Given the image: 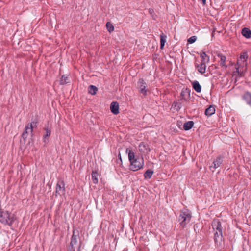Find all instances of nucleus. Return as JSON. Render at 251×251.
<instances>
[{
  "label": "nucleus",
  "mask_w": 251,
  "mask_h": 251,
  "mask_svg": "<svg viewBox=\"0 0 251 251\" xmlns=\"http://www.w3.org/2000/svg\"><path fill=\"white\" fill-rule=\"evenodd\" d=\"M248 58L247 53H242L237 61L238 67H236V72L240 76H242L247 71V60Z\"/></svg>",
  "instance_id": "obj_1"
},
{
  "label": "nucleus",
  "mask_w": 251,
  "mask_h": 251,
  "mask_svg": "<svg viewBox=\"0 0 251 251\" xmlns=\"http://www.w3.org/2000/svg\"><path fill=\"white\" fill-rule=\"evenodd\" d=\"M14 220V215L0 208V222L4 225L11 226Z\"/></svg>",
  "instance_id": "obj_2"
},
{
  "label": "nucleus",
  "mask_w": 251,
  "mask_h": 251,
  "mask_svg": "<svg viewBox=\"0 0 251 251\" xmlns=\"http://www.w3.org/2000/svg\"><path fill=\"white\" fill-rule=\"evenodd\" d=\"M191 218V213L189 210L185 209L181 210L178 218L181 226L184 227L186 224L190 222Z\"/></svg>",
  "instance_id": "obj_3"
},
{
  "label": "nucleus",
  "mask_w": 251,
  "mask_h": 251,
  "mask_svg": "<svg viewBox=\"0 0 251 251\" xmlns=\"http://www.w3.org/2000/svg\"><path fill=\"white\" fill-rule=\"evenodd\" d=\"M129 169L133 171H137L143 166L144 160L142 158L138 157L132 161H130Z\"/></svg>",
  "instance_id": "obj_4"
},
{
  "label": "nucleus",
  "mask_w": 251,
  "mask_h": 251,
  "mask_svg": "<svg viewBox=\"0 0 251 251\" xmlns=\"http://www.w3.org/2000/svg\"><path fill=\"white\" fill-rule=\"evenodd\" d=\"M79 233L78 230L74 229L73 231V235L71 237V241L70 242V246L71 249L70 251H75V248L73 246L78 243V240L79 239Z\"/></svg>",
  "instance_id": "obj_5"
},
{
  "label": "nucleus",
  "mask_w": 251,
  "mask_h": 251,
  "mask_svg": "<svg viewBox=\"0 0 251 251\" xmlns=\"http://www.w3.org/2000/svg\"><path fill=\"white\" fill-rule=\"evenodd\" d=\"M55 192L56 194L59 195L65 194V183L63 180H59L57 182L56 186Z\"/></svg>",
  "instance_id": "obj_6"
},
{
  "label": "nucleus",
  "mask_w": 251,
  "mask_h": 251,
  "mask_svg": "<svg viewBox=\"0 0 251 251\" xmlns=\"http://www.w3.org/2000/svg\"><path fill=\"white\" fill-rule=\"evenodd\" d=\"M224 157L220 155L218 156L213 162V165L210 166V169L214 172V170L220 166L223 161Z\"/></svg>",
  "instance_id": "obj_7"
},
{
  "label": "nucleus",
  "mask_w": 251,
  "mask_h": 251,
  "mask_svg": "<svg viewBox=\"0 0 251 251\" xmlns=\"http://www.w3.org/2000/svg\"><path fill=\"white\" fill-rule=\"evenodd\" d=\"M223 238L222 232L216 231L214 233V242L217 246H220L221 244Z\"/></svg>",
  "instance_id": "obj_8"
},
{
  "label": "nucleus",
  "mask_w": 251,
  "mask_h": 251,
  "mask_svg": "<svg viewBox=\"0 0 251 251\" xmlns=\"http://www.w3.org/2000/svg\"><path fill=\"white\" fill-rule=\"evenodd\" d=\"M138 83L139 85V91L141 93H142L144 96L146 95L147 91L146 90V84L144 81L143 79H140L139 80Z\"/></svg>",
  "instance_id": "obj_9"
},
{
  "label": "nucleus",
  "mask_w": 251,
  "mask_h": 251,
  "mask_svg": "<svg viewBox=\"0 0 251 251\" xmlns=\"http://www.w3.org/2000/svg\"><path fill=\"white\" fill-rule=\"evenodd\" d=\"M212 226L214 230L216 229V231L222 232L221 223L218 220H214L212 222Z\"/></svg>",
  "instance_id": "obj_10"
},
{
  "label": "nucleus",
  "mask_w": 251,
  "mask_h": 251,
  "mask_svg": "<svg viewBox=\"0 0 251 251\" xmlns=\"http://www.w3.org/2000/svg\"><path fill=\"white\" fill-rule=\"evenodd\" d=\"M242 99L248 105L251 106V93L248 91L245 92L242 96Z\"/></svg>",
  "instance_id": "obj_11"
},
{
  "label": "nucleus",
  "mask_w": 251,
  "mask_h": 251,
  "mask_svg": "<svg viewBox=\"0 0 251 251\" xmlns=\"http://www.w3.org/2000/svg\"><path fill=\"white\" fill-rule=\"evenodd\" d=\"M110 110L114 114H117L119 113V104L116 101H113L110 104Z\"/></svg>",
  "instance_id": "obj_12"
},
{
  "label": "nucleus",
  "mask_w": 251,
  "mask_h": 251,
  "mask_svg": "<svg viewBox=\"0 0 251 251\" xmlns=\"http://www.w3.org/2000/svg\"><path fill=\"white\" fill-rule=\"evenodd\" d=\"M33 131V129L31 126L30 127L29 125L28 124L25 127V130L23 132L22 137L25 140L28 136V134L29 132L32 133Z\"/></svg>",
  "instance_id": "obj_13"
},
{
  "label": "nucleus",
  "mask_w": 251,
  "mask_h": 251,
  "mask_svg": "<svg viewBox=\"0 0 251 251\" xmlns=\"http://www.w3.org/2000/svg\"><path fill=\"white\" fill-rule=\"evenodd\" d=\"M206 63L201 62L200 64H195V67L198 68V71L201 74L205 72L206 70Z\"/></svg>",
  "instance_id": "obj_14"
},
{
  "label": "nucleus",
  "mask_w": 251,
  "mask_h": 251,
  "mask_svg": "<svg viewBox=\"0 0 251 251\" xmlns=\"http://www.w3.org/2000/svg\"><path fill=\"white\" fill-rule=\"evenodd\" d=\"M127 152L129 161H132L138 157L135 155V152L133 150H129L128 148H126V153Z\"/></svg>",
  "instance_id": "obj_15"
},
{
  "label": "nucleus",
  "mask_w": 251,
  "mask_h": 251,
  "mask_svg": "<svg viewBox=\"0 0 251 251\" xmlns=\"http://www.w3.org/2000/svg\"><path fill=\"white\" fill-rule=\"evenodd\" d=\"M193 88L198 93L201 91V87L198 81H194L191 82Z\"/></svg>",
  "instance_id": "obj_16"
},
{
  "label": "nucleus",
  "mask_w": 251,
  "mask_h": 251,
  "mask_svg": "<svg viewBox=\"0 0 251 251\" xmlns=\"http://www.w3.org/2000/svg\"><path fill=\"white\" fill-rule=\"evenodd\" d=\"M215 112V108L214 105H210L208 108L206 109L205 114L207 116H210L214 114Z\"/></svg>",
  "instance_id": "obj_17"
},
{
  "label": "nucleus",
  "mask_w": 251,
  "mask_h": 251,
  "mask_svg": "<svg viewBox=\"0 0 251 251\" xmlns=\"http://www.w3.org/2000/svg\"><path fill=\"white\" fill-rule=\"evenodd\" d=\"M241 33L242 35L246 38H250L251 37V31L248 28L244 27L243 28Z\"/></svg>",
  "instance_id": "obj_18"
},
{
  "label": "nucleus",
  "mask_w": 251,
  "mask_h": 251,
  "mask_svg": "<svg viewBox=\"0 0 251 251\" xmlns=\"http://www.w3.org/2000/svg\"><path fill=\"white\" fill-rule=\"evenodd\" d=\"M44 130L45 131V133L43 136V142L45 143H47L48 142L47 138L49 137L50 135L51 130L48 127H45Z\"/></svg>",
  "instance_id": "obj_19"
},
{
  "label": "nucleus",
  "mask_w": 251,
  "mask_h": 251,
  "mask_svg": "<svg viewBox=\"0 0 251 251\" xmlns=\"http://www.w3.org/2000/svg\"><path fill=\"white\" fill-rule=\"evenodd\" d=\"M70 79L68 75H63L62 76L60 80V85H65L67 83H70Z\"/></svg>",
  "instance_id": "obj_20"
},
{
  "label": "nucleus",
  "mask_w": 251,
  "mask_h": 251,
  "mask_svg": "<svg viewBox=\"0 0 251 251\" xmlns=\"http://www.w3.org/2000/svg\"><path fill=\"white\" fill-rule=\"evenodd\" d=\"M194 125V122L192 121L185 122L183 125V128L185 130H189L192 128Z\"/></svg>",
  "instance_id": "obj_21"
},
{
  "label": "nucleus",
  "mask_w": 251,
  "mask_h": 251,
  "mask_svg": "<svg viewBox=\"0 0 251 251\" xmlns=\"http://www.w3.org/2000/svg\"><path fill=\"white\" fill-rule=\"evenodd\" d=\"M217 56L220 59V65L222 66H224L227 67V66L226 65L225 62L226 59V57L223 55L222 54L219 53L217 55Z\"/></svg>",
  "instance_id": "obj_22"
},
{
  "label": "nucleus",
  "mask_w": 251,
  "mask_h": 251,
  "mask_svg": "<svg viewBox=\"0 0 251 251\" xmlns=\"http://www.w3.org/2000/svg\"><path fill=\"white\" fill-rule=\"evenodd\" d=\"M200 56L202 58L201 62L206 63L209 61V57L206 54L205 52H201Z\"/></svg>",
  "instance_id": "obj_23"
},
{
  "label": "nucleus",
  "mask_w": 251,
  "mask_h": 251,
  "mask_svg": "<svg viewBox=\"0 0 251 251\" xmlns=\"http://www.w3.org/2000/svg\"><path fill=\"white\" fill-rule=\"evenodd\" d=\"M98 173L96 171H93L92 173V180L94 184H97L98 182Z\"/></svg>",
  "instance_id": "obj_24"
},
{
  "label": "nucleus",
  "mask_w": 251,
  "mask_h": 251,
  "mask_svg": "<svg viewBox=\"0 0 251 251\" xmlns=\"http://www.w3.org/2000/svg\"><path fill=\"white\" fill-rule=\"evenodd\" d=\"M97 91L98 88L95 86L91 85H90L88 87V92L91 95H95Z\"/></svg>",
  "instance_id": "obj_25"
},
{
  "label": "nucleus",
  "mask_w": 251,
  "mask_h": 251,
  "mask_svg": "<svg viewBox=\"0 0 251 251\" xmlns=\"http://www.w3.org/2000/svg\"><path fill=\"white\" fill-rule=\"evenodd\" d=\"M160 49H162L164 48L165 45V43L166 40V36H165L163 33H162L160 35Z\"/></svg>",
  "instance_id": "obj_26"
},
{
  "label": "nucleus",
  "mask_w": 251,
  "mask_h": 251,
  "mask_svg": "<svg viewBox=\"0 0 251 251\" xmlns=\"http://www.w3.org/2000/svg\"><path fill=\"white\" fill-rule=\"evenodd\" d=\"M153 173V171H151L150 170H148L146 171L144 174V177L145 179H150L151 178L152 174Z\"/></svg>",
  "instance_id": "obj_27"
},
{
  "label": "nucleus",
  "mask_w": 251,
  "mask_h": 251,
  "mask_svg": "<svg viewBox=\"0 0 251 251\" xmlns=\"http://www.w3.org/2000/svg\"><path fill=\"white\" fill-rule=\"evenodd\" d=\"M106 26L107 28V30L111 33L114 30V26L112 25V24L110 22H107L106 24Z\"/></svg>",
  "instance_id": "obj_28"
},
{
  "label": "nucleus",
  "mask_w": 251,
  "mask_h": 251,
  "mask_svg": "<svg viewBox=\"0 0 251 251\" xmlns=\"http://www.w3.org/2000/svg\"><path fill=\"white\" fill-rule=\"evenodd\" d=\"M149 14L151 15L154 20H155L156 15L154 14V11L153 9L150 8L148 10Z\"/></svg>",
  "instance_id": "obj_29"
},
{
  "label": "nucleus",
  "mask_w": 251,
  "mask_h": 251,
  "mask_svg": "<svg viewBox=\"0 0 251 251\" xmlns=\"http://www.w3.org/2000/svg\"><path fill=\"white\" fill-rule=\"evenodd\" d=\"M197 40V37L195 36H193L191 37L188 39V42L190 44H192L194 43Z\"/></svg>",
  "instance_id": "obj_30"
},
{
  "label": "nucleus",
  "mask_w": 251,
  "mask_h": 251,
  "mask_svg": "<svg viewBox=\"0 0 251 251\" xmlns=\"http://www.w3.org/2000/svg\"><path fill=\"white\" fill-rule=\"evenodd\" d=\"M28 125L29 126L33 129L34 127H36L37 126V122L36 121H33L30 123H29Z\"/></svg>",
  "instance_id": "obj_31"
},
{
  "label": "nucleus",
  "mask_w": 251,
  "mask_h": 251,
  "mask_svg": "<svg viewBox=\"0 0 251 251\" xmlns=\"http://www.w3.org/2000/svg\"><path fill=\"white\" fill-rule=\"evenodd\" d=\"M119 160H118L117 161V164L121 165V164L122 163V159H121V151H119Z\"/></svg>",
  "instance_id": "obj_32"
},
{
  "label": "nucleus",
  "mask_w": 251,
  "mask_h": 251,
  "mask_svg": "<svg viewBox=\"0 0 251 251\" xmlns=\"http://www.w3.org/2000/svg\"><path fill=\"white\" fill-rule=\"evenodd\" d=\"M202 0V3L203 4H205V2H206V0Z\"/></svg>",
  "instance_id": "obj_33"
},
{
  "label": "nucleus",
  "mask_w": 251,
  "mask_h": 251,
  "mask_svg": "<svg viewBox=\"0 0 251 251\" xmlns=\"http://www.w3.org/2000/svg\"><path fill=\"white\" fill-rule=\"evenodd\" d=\"M80 246H81V245H80L79 246L78 248V251H80Z\"/></svg>",
  "instance_id": "obj_34"
}]
</instances>
